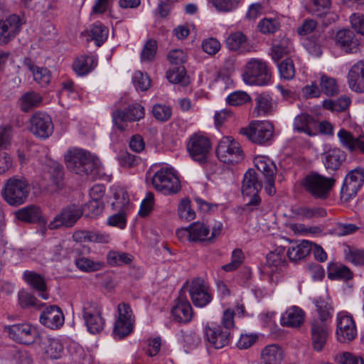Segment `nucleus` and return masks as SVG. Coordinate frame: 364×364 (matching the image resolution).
<instances>
[{"instance_id": "obj_14", "label": "nucleus", "mask_w": 364, "mask_h": 364, "mask_svg": "<svg viewBox=\"0 0 364 364\" xmlns=\"http://www.w3.org/2000/svg\"><path fill=\"white\" fill-rule=\"evenodd\" d=\"M9 337L24 345H30L38 341L37 331L28 323H18L6 328Z\"/></svg>"}, {"instance_id": "obj_37", "label": "nucleus", "mask_w": 364, "mask_h": 364, "mask_svg": "<svg viewBox=\"0 0 364 364\" xmlns=\"http://www.w3.org/2000/svg\"><path fill=\"white\" fill-rule=\"evenodd\" d=\"M346 159V154L340 149H331L325 152L323 163L327 169L337 170Z\"/></svg>"}, {"instance_id": "obj_17", "label": "nucleus", "mask_w": 364, "mask_h": 364, "mask_svg": "<svg viewBox=\"0 0 364 364\" xmlns=\"http://www.w3.org/2000/svg\"><path fill=\"white\" fill-rule=\"evenodd\" d=\"M31 132L43 139L48 138L53 132L50 117L45 112H36L31 118Z\"/></svg>"}, {"instance_id": "obj_28", "label": "nucleus", "mask_w": 364, "mask_h": 364, "mask_svg": "<svg viewBox=\"0 0 364 364\" xmlns=\"http://www.w3.org/2000/svg\"><path fill=\"white\" fill-rule=\"evenodd\" d=\"M37 342L48 358L58 359L61 356L63 348L58 339L47 336H39Z\"/></svg>"}, {"instance_id": "obj_61", "label": "nucleus", "mask_w": 364, "mask_h": 364, "mask_svg": "<svg viewBox=\"0 0 364 364\" xmlns=\"http://www.w3.org/2000/svg\"><path fill=\"white\" fill-rule=\"evenodd\" d=\"M133 83L136 90L146 91L151 86V80L146 74L136 71L133 76Z\"/></svg>"}, {"instance_id": "obj_4", "label": "nucleus", "mask_w": 364, "mask_h": 364, "mask_svg": "<svg viewBox=\"0 0 364 364\" xmlns=\"http://www.w3.org/2000/svg\"><path fill=\"white\" fill-rule=\"evenodd\" d=\"M335 179L325 177L317 173H311L304 177L302 186L305 191L316 199L325 200L335 185Z\"/></svg>"}, {"instance_id": "obj_53", "label": "nucleus", "mask_w": 364, "mask_h": 364, "mask_svg": "<svg viewBox=\"0 0 364 364\" xmlns=\"http://www.w3.org/2000/svg\"><path fill=\"white\" fill-rule=\"evenodd\" d=\"M134 323L126 320L117 318L114 323L113 333L119 338H122L130 334L133 331Z\"/></svg>"}, {"instance_id": "obj_26", "label": "nucleus", "mask_w": 364, "mask_h": 364, "mask_svg": "<svg viewBox=\"0 0 364 364\" xmlns=\"http://www.w3.org/2000/svg\"><path fill=\"white\" fill-rule=\"evenodd\" d=\"M349 87L356 92H364V59L355 63L348 73Z\"/></svg>"}, {"instance_id": "obj_48", "label": "nucleus", "mask_w": 364, "mask_h": 364, "mask_svg": "<svg viewBox=\"0 0 364 364\" xmlns=\"http://www.w3.org/2000/svg\"><path fill=\"white\" fill-rule=\"evenodd\" d=\"M107 259L111 266H121L131 263L133 257L127 252L109 251L107 255Z\"/></svg>"}, {"instance_id": "obj_30", "label": "nucleus", "mask_w": 364, "mask_h": 364, "mask_svg": "<svg viewBox=\"0 0 364 364\" xmlns=\"http://www.w3.org/2000/svg\"><path fill=\"white\" fill-rule=\"evenodd\" d=\"M283 360L284 353L282 348L276 344H272L262 349L259 364H282Z\"/></svg>"}, {"instance_id": "obj_58", "label": "nucleus", "mask_w": 364, "mask_h": 364, "mask_svg": "<svg viewBox=\"0 0 364 364\" xmlns=\"http://www.w3.org/2000/svg\"><path fill=\"white\" fill-rule=\"evenodd\" d=\"M191 201L188 198L182 199L178 205V213L180 218L190 221L196 218V213L191 208Z\"/></svg>"}, {"instance_id": "obj_47", "label": "nucleus", "mask_w": 364, "mask_h": 364, "mask_svg": "<svg viewBox=\"0 0 364 364\" xmlns=\"http://www.w3.org/2000/svg\"><path fill=\"white\" fill-rule=\"evenodd\" d=\"M255 102L258 114H269L274 110V104L269 95H258L255 98Z\"/></svg>"}, {"instance_id": "obj_13", "label": "nucleus", "mask_w": 364, "mask_h": 364, "mask_svg": "<svg viewBox=\"0 0 364 364\" xmlns=\"http://www.w3.org/2000/svg\"><path fill=\"white\" fill-rule=\"evenodd\" d=\"M191 240L195 242H213L221 234L223 224L217 222L212 227V231L210 234L209 228L203 223L196 222L190 225Z\"/></svg>"}, {"instance_id": "obj_36", "label": "nucleus", "mask_w": 364, "mask_h": 364, "mask_svg": "<svg viewBox=\"0 0 364 364\" xmlns=\"http://www.w3.org/2000/svg\"><path fill=\"white\" fill-rule=\"evenodd\" d=\"M97 64V59L93 55H82L73 63V68L78 75H84L94 69Z\"/></svg>"}, {"instance_id": "obj_39", "label": "nucleus", "mask_w": 364, "mask_h": 364, "mask_svg": "<svg viewBox=\"0 0 364 364\" xmlns=\"http://www.w3.org/2000/svg\"><path fill=\"white\" fill-rule=\"evenodd\" d=\"M254 163L257 168L262 173L265 178L269 177H276V165L269 158L263 156H258L255 158Z\"/></svg>"}, {"instance_id": "obj_44", "label": "nucleus", "mask_w": 364, "mask_h": 364, "mask_svg": "<svg viewBox=\"0 0 364 364\" xmlns=\"http://www.w3.org/2000/svg\"><path fill=\"white\" fill-rule=\"evenodd\" d=\"M315 305L318 316H315L314 320H321L329 323L331 320L333 308L331 304L324 299H318L315 301Z\"/></svg>"}, {"instance_id": "obj_6", "label": "nucleus", "mask_w": 364, "mask_h": 364, "mask_svg": "<svg viewBox=\"0 0 364 364\" xmlns=\"http://www.w3.org/2000/svg\"><path fill=\"white\" fill-rule=\"evenodd\" d=\"M155 189L163 194L176 193L181 189L178 178L171 168H162L157 171L152 178Z\"/></svg>"}, {"instance_id": "obj_63", "label": "nucleus", "mask_w": 364, "mask_h": 364, "mask_svg": "<svg viewBox=\"0 0 364 364\" xmlns=\"http://www.w3.org/2000/svg\"><path fill=\"white\" fill-rule=\"evenodd\" d=\"M11 361L13 364H32L33 358L28 351L23 350H15L11 353Z\"/></svg>"}, {"instance_id": "obj_32", "label": "nucleus", "mask_w": 364, "mask_h": 364, "mask_svg": "<svg viewBox=\"0 0 364 364\" xmlns=\"http://www.w3.org/2000/svg\"><path fill=\"white\" fill-rule=\"evenodd\" d=\"M285 264L284 249L278 248L267 255L265 271L267 273H274L282 270Z\"/></svg>"}, {"instance_id": "obj_64", "label": "nucleus", "mask_w": 364, "mask_h": 364, "mask_svg": "<svg viewBox=\"0 0 364 364\" xmlns=\"http://www.w3.org/2000/svg\"><path fill=\"white\" fill-rule=\"evenodd\" d=\"M336 360L340 364H364L362 357L349 352H343L338 355Z\"/></svg>"}, {"instance_id": "obj_16", "label": "nucleus", "mask_w": 364, "mask_h": 364, "mask_svg": "<svg viewBox=\"0 0 364 364\" xmlns=\"http://www.w3.org/2000/svg\"><path fill=\"white\" fill-rule=\"evenodd\" d=\"M191 300L196 306L203 307L213 299L209 286L202 278L193 279L189 289Z\"/></svg>"}, {"instance_id": "obj_52", "label": "nucleus", "mask_w": 364, "mask_h": 364, "mask_svg": "<svg viewBox=\"0 0 364 364\" xmlns=\"http://www.w3.org/2000/svg\"><path fill=\"white\" fill-rule=\"evenodd\" d=\"M247 42V37L240 32L237 31L231 33L226 39V46L231 50H238L245 48V44Z\"/></svg>"}, {"instance_id": "obj_19", "label": "nucleus", "mask_w": 364, "mask_h": 364, "mask_svg": "<svg viewBox=\"0 0 364 364\" xmlns=\"http://www.w3.org/2000/svg\"><path fill=\"white\" fill-rule=\"evenodd\" d=\"M23 24V20L16 14L0 20V41L3 44L11 41L18 34Z\"/></svg>"}, {"instance_id": "obj_55", "label": "nucleus", "mask_w": 364, "mask_h": 364, "mask_svg": "<svg viewBox=\"0 0 364 364\" xmlns=\"http://www.w3.org/2000/svg\"><path fill=\"white\" fill-rule=\"evenodd\" d=\"M322 92L328 96H333L338 93V87L334 78L327 75H322L320 80Z\"/></svg>"}, {"instance_id": "obj_59", "label": "nucleus", "mask_w": 364, "mask_h": 364, "mask_svg": "<svg viewBox=\"0 0 364 364\" xmlns=\"http://www.w3.org/2000/svg\"><path fill=\"white\" fill-rule=\"evenodd\" d=\"M278 69L281 77L284 80H291L294 77V65L291 58H286L284 60L278 65Z\"/></svg>"}, {"instance_id": "obj_5", "label": "nucleus", "mask_w": 364, "mask_h": 364, "mask_svg": "<svg viewBox=\"0 0 364 364\" xmlns=\"http://www.w3.org/2000/svg\"><path fill=\"white\" fill-rule=\"evenodd\" d=\"M67 250H70V255L74 258L75 267L83 272H92L100 270L105 266L103 262L93 260L87 257L91 252L89 246L80 243H73V245H68Z\"/></svg>"}, {"instance_id": "obj_2", "label": "nucleus", "mask_w": 364, "mask_h": 364, "mask_svg": "<svg viewBox=\"0 0 364 364\" xmlns=\"http://www.w3.org/2000/svg\"><path fill=\"white\" fill-rule=\"evenodd\" d=\"M30 193L28 181L21 176H14L7 179L1 189V196L11 206H19L27 200Z\"/></svg>"}, {"instance_id": "obj_21", "label": "nucleus", "mask_w": 364, "mask_h": 364, "mask_svg": "<svg viewBox=\"0 0 364 364\" xmlns=\"http://www.w3.org/2000/svg\"><path fill=\"white\" fill-rule=\"evenodd\" d=\"M335 42L346 53H356L359 50L360 39L353 31L342 29L337 31Z\"/></svg>"}, {"instance_id": "obj_3", "label": "nucleus", "mask_w": 364, "mask_h": 364, "mask_svg": "<svg viewBox=\"0 0 364 364\" xmlns=\"http://www.w3.org/2000/svg\"><path fill=\"white\" fill-rule=\"evenodd\" d=\"M242 77L247 85L265 86L271 81L272 73L264 60L251 58L244 65Z\"/></svg>"}, {"instance_id": "obj_31", "label": "nucleus", "mask_w": 364, "mask_h": 364, "mask_svg": "<svg viewBox=\"0 0 364 364\" xmlns=\"http://www.w3.org/2000/svg\"><path fill=\"white\" fill-rule=\"evenodd\" d=\"M292 44L289 39L284 36H278L272 42V58L277 62L283 56L292 50Z\"/></svg>"}, {"instance_id": "obj_8", "label": "nucleus", "mask_w": 364, "mask_h": 364, "mask_svg": "<svg viewBox=\"0 0 364 364\" xmlns=\"http://www.w3.org/2000/svg\"><path fill=\"white\" fill-rule=\"evenodd\" d=\"M144 108L139 103L128 106L124 109H117L112 112V121L114 126L120 131L128 129V122L139 121L144 117Z\"/></svg>"}, {"instance_id": "obj_62", "label": "nucleus", "mask_w": 364, "mask_h": 364, "mask_svg": "<svg viewBox=\"0 0 364 364\" xmlns=\"http://www.w3.org/2000/svg\"><path fill=\"white\" fill-rule=\"evenodd\" d=\"M152 113L156 119L166 122L171 116V109L168 106L156 104L152 108Z\"/></svg>"}, {"instance_id": "obj_20", "label": "nucleus", "mask_w": 364, "mask_h": 364, "mask_svg": "<svg viewBox=\"0 0 364 364\" xmlns=\"http://www.w3.org/2000/svg\"><path fill=\"white\" fill-rule=\"evenodd\" d=\"M336 335L338 340L341 343H346L353 340L357 331L355 322L350 316L338 314L337 316Z\"/></svg>"}, {"instance_id": "obj_25", "label": "nucleus", "mask_w": 364, "mask_h": 364, "mask_svg": "<svg viewBox=\"0 0 364 364\" xmlns=\"http://www.w3.org/2000/svg\"><path fill=\"white\" fill-rule=\"evenodd\" d=\"M318 122L309 114L302 113L297 115L294 120V129L298 132L304 133L309 136L318 134Z\"/></svg>"}, {"instance_id": "obj_60", "label": "nucleus", "mask_w": 364, "mask_h": 364, "mask_svg": "<svg viewBox=\"0 0 364 364\" xmlns=\"http://www.w3.org/2000/svg\"><path fill=\"white\" fill-rule=\"evenodd\" d=\"M250 95L246 92L235 91L228 96L226 101L230 105L240 106L250 102Z\"/></svg>"}, {"instance_id": "obj_29", "label": "nucleus", "mask_w": 364, "mask_h": 364, "mask_svg": "<svg viewBox=\"0 0 364 364\" xmlns=\"http://www.w3.org/2000/svg\"><path fill=\"white\" fill-rule=\"evenodd\" d=\"M262 186V182L259 181L255 171L248 169L244 174L242 183L241 190L243 196H250L253 193H259Z\"/></svg>"}, {"instance_id": "obj_56", "label": "nucleus", "mask_w": 364, "mask_h": 364, "mask_svg": "<svg viewBox=\"0 0 364 364\" xmlns=\"http://www.w3.org/2000/svg\"><path fill=\"white\" fill-rule=\"evenodd\" d=\"M311 12L320 18L324 17L329 14V9L331 6L330 0H311Z\"/></svg>"}, {"instance_id": "obj_45", "label": "nucleus", "mask_w": 364, "mask_h": 364, "mask_svg": "<svg viewBox=\"0 0 364 364\" xmlns=\"http://www.w3.org/2000/svg\"><path fill=\"white\" fill-rule=\"evenodd\" d=\"M166 78L171 83L181 84L183 86L187 85L189 82L186 69L183 66L171 68L166 73Z\"/></svg>"}, {"instance_id": "obj_41", "label": "nucleus", "mask_w": 364, "mask_h": 364, "mask_svg": "<svg viewBox=\"0 0 364 364\" xmlns=\"http://www.w3.org/2000/svg\"><path fill=\"white\" fill-rule=\"evenodd\" d=\"M42 102L41 96L33 91L26 92L20 99V107L24 112H30L40 105Z\"/></svg>"}, {"instance_id": "obj_15", "label": "nucleus", "mask_w": 364, "mask_h": 364, "mask_svg": "<svg viewBox=\"0 0 364 364\" xmlns=\"http://www.w3.org/2000/svg\"><path fill=\"white\" fill-rule=\"evenodd\" d=\"M273 132V125L267 121L257 122L242 132L250 140L259 144L268 141L272 137Z\"/></svg>"}, {"instance_id": "obj_11", "label": "nucleus", "mask_w": 364, "mask_h": 364, "mask_svg": "<svg viewBox=\"0 0 364 364\" xmlns=\"http://www.w3.org/2000/svg\"><path fill=\"white\" fill-rule=\"evenodd\" d=\"M210 148L209 139L199 134L191 135L187 143V151L190 156L200 164L207 161Z\"/></svg>"}, {"instance_id": "obj_22", "label": "nucleus", "mask_w": 364, "mask_h": 364, "mask_svg": "<svg viewBox=\"0 0 364 364\" xmlns=\"http://www.w3.org/2000/svg\"><path fill=\"white\" fill-rule=\"evenodd\" d=\"M39 321L42 325L50 329H59L64 323V314L58 306H50L42 311L39 317Z\"/></svg>"}, {"instance_id": "obj_9", "label": "nucleus", "mask_w": 364, "mask_h": 364, "mask_svg": "<svg viewBox=\"0 0 364 364\" xmlns=\"http://www.w3.org/2000/svg\"><path fill=\"white\" fill-rule=\"evenodd\" d=\"M82 317L87 331L92 334L103 331L105 320L102 316V309L94 301H86L82 306Z\"/></svg>"}, {"instance_id": "obj_57", "label": "nucleus", "mask_w": 364, "mask_h": 364, "mask_svg": "<svg viewBox=\"0 0 364 364\" xmlns=\"http://www.w3.org/2000/svg\"><path fill=\"white\" fill-rule=\"evenodd\" d=\"M157 50V43L155 40L149 39L146 41L141 53V60L142 62L152 61Z\"/></svg>"}, {"instance_id": "obj_23", "label": "nucleus", "mask_w": 364, "mask_h": 364, "mask_svg": "<svg viewBox=\"0 0 364 364\" xmlns=\"http://www.w3.org/2000/svg\"><path fill=\"white\" fill-rule=\"evenodd\" d=\"M204 333L207 341L216 349H220L228 345L230 339V331L223 330L221 326L204 328Z\"/></svg>"}, {"instance_id": "obj_24", "label": "nucleus", "mask_w": 364, "mask_h": 364, "mask_svg": "<svg viewBox=\"0 0 364 364\" xmlns=\"http://www.w3.org/2000/svg\"><path fill=\"white\" fill-rule=\"evenodd\" d=\"M171 314L178 322L188 323L191 321L193 317V309L184 291H180L179 296L176 300V304L172 308Z\"/></svg>"}, {"instance_id": "obj_50", "label": "nucleus", "mask_w": 364, "mask_h": 364, "mask_svg": "<svg viewBox=\"0 0 364 364\" xmlns=\"http://www.w3.org/2000/svg\"><path fill=\"white\" fill-rule=\"evenodd\" d=\"M280 28V22L277 18L265 17L259 21L257 28L263 34H271Z\"/></svg>"}, {"instance_id": "obj_46", "label": "nucleus", "mask_w": 364, "mask_h": 364, "mask_svg": "<svg viewBox=\"0 0 364 364\" xmlns=\"http://www.w3.org/2000/svg\"><path fill=\"white\" fill-rule=\"evenodd\" d=\"M91 39L95 41L97 46H100L107 40L108 36V29L106 26L100 23H96L92 26L87 31Z\"/></svg>"}, {"instance_id": "obj_34", "label": "nucleus", "mask_w": 364, "mask_h": 364, "mask_svg": "<svg viewBox=\"0 0 364 364\" xmlns=\"http://www.w3.org/2000/svg\"><path fill=\"white\" fill-rule=\"evenodd\" d=\"M312 250V243L307 240H303L300 243L289 247L287 255L291 261L296 262L305 258Z\"/></svg>"}, {"instance_id": "obj_42", "label": "nucleus", "mask_w": 364, "mask_h": 364, "mask_svg": "<svg viewBox=\"0 0 364 364\" xmlns=\"http://www.w3.org/2000/svg\"><path fill=\"white\" fill-rule=\"evenodd\" d=\"M328 277L332 280H349L353 277L350 269L343 264H331L328 267Z\"/></svg>"}, {"instance_id": "obj_54", "label": "nucleus", "mask_w": 364, "mask_h": 364, "mask_svg": "<svg viewBox=\"0 0 364 364\" xmlns=\"http://www.w3.org/2000/svg\"><path fill=\"white\" fill-rule=\"evenodd\" d=\"M48 170L50 178L56 187L60 188L63 185V166L56 161H52L48 165Z\"/></svg>"}, {"instance_id": "obj_12", "label": "nucleus", "mask_w": 364, "mask_h": 364, "mask_svg": "<svg viewBox=\"0 0 364 364\" xmlns=\"http://www.w3.org/2000/svg\"><path fill=\"white\" fill-rule=\"evenodd\" d=\"M83 213L80 205L70 204L62 209L60 213L55 215L54 219L48 224L50 230L57 229L61 226L73 227Z\"/></svg>"}, {"instance_id": "obj_35", "label": "nucleus", "mask_w": 364, "mask_h": 364, "mask_svg": "<svg viewBox=\"0 0 364 364\" xmlns=\"http://www.w3.org/2000/svg\"><path fill=\"white\" fill-rule=\"evenodd\" d=\"M23 278L30 286L39 291V296L42 299H47L48 298V294L46 292V282L40 274L34 272L26 271L23 273Z\"/></svg>"}, {"instance_id": "obj_27", "label": "nucleus", "mask_w": 364, "mask_h": 364, "mask_svg": "<svg viewBox=\"0 0 364 364\" xmlns=\"http://www.w3.org/2000/svg\"><path fill=\"white\" fill-rule=\"evenodd\" d=\"M338 137L343 147L350 152L359 150L364 154V136L355 137L351 132L341 129L338 133Z\"/></svg>"}, {"instance_id": "obj_33", "label": "nucleus", "mask_w": 364, "mask_h": 364, "mask_svg": "<svg viewBox=\"0 0 364 364\" xmlns=\"http://www.w3.org/2000/svg\"><path fill=\"white\" fill-rule=\"evenodd\" d=\"M304 312L298 306H292L283 314L281 324L287 327H298L303 323Z\"/></svg>"}, {"instance_id": "obj_18", "label": "nucleus", "mask_w": 364, "mask_h": 364, "mask_svg": "<svg viewBox=\"0 0 364 364\" xmlns=\"http://www.w3.org/2000/svg\"><path fill=\"white\" fill-rule=\"evenodd\" d=\"M311 339L314 349L321 351L326 346L330 335L329 323L321 320L311 321Z\"/></svg>"}, {"instance_id": "obj_38", "label": "nucleus", "mask_w": 364, "mask_h": 364, "mask_svg": "<svg viewBox=\"0 0 364 364\" xmlns=\"http://www.w3.org/2000/svg\"><path fill=\"white\" fill-rule=\"evenodd\" d=\"M16 216L19 220L33 223L40 220L41 211L38 206L30 205L18 210Z\"/></svg>"}, {"instance_id": "obj_1", "label": "nucleus", "mask_w": 364, "mask_h": 364, "mask_svg": "<svg viewBox=\"0 0 364 364\" xmlns=\"http://www.w3.org/2000/svg\"><path fill=\"white\" fill-rule=\"evenodd\" d=\"M65 161L68 168L76 174L87 176L94 180L103 174L100 159L84 149H69L65 155Z\"/></svg>"}, {"instance_id": "obj_7", "label": "nucleus", "mask_w": 364, "mask_h": 364, "mask_svg": "<svg viewBox=\"0 0 364 364\" xmlns=\"http://www.w3.org/2000/svg\"><path fill=\"white\" fill-rule=\"evenodd\" d=\"M218 159L225 164H237L244 155L240 144L231 136H224L216 148Z\"/></svg>"}, {"instance_id": "obj_43", "label": "nucleus", "mask_w": 364, "mask_h": 364, "mask_svg": "<svg viewBox=\"0 0 364 364\" xmlns=\"http://www.w3.org/2000/svg\"><path fill=\"white\" fill-rule=\"evenodd\" d=\"M26 63L32 72L33 79L41 86L47 85L50 81V71L46 68H40L33 65L30 60L26 59Z\"/></svg>"}, {"instance_id": "obj_10", "label": "nucleus", "mask_w": 364, "mask_h": 364, "mask_svg": "<svg viewBox=\"0 0 364 364\" xmlns=\"http://www.w3.org/2000/svg\"><path fill=\"white\" fill-rule=\"evenodd\" d=\"M363 183L364 169L358 168L350 171L344 178L341 189V198L347 202L355 198Z\"/></svg>"}, {"instance_id": "obj_40", "label": "nucleus", "mask_w": 364, "mask_h": 364, "mask_svg": "<svg viewBox=\"0 0 364 364\" xmlns=\"http://www.w3.org/2000/svg\"><path fill=\"white\" fill-rule=\"evenodd\" d=\"M292 213L300 219H311L314 218H324L327 213L323 208H309L299 206L292 209Z\"/></svg>"}, {"instance_id": "obj_49", "label": "nucleus", "mask_w": 364, "mask_h": 364, "mask_svg": "<svg viewBox=\"0 0 364 364\" xmlns=\"http://www.w3.org/2000/svg\"><path fill=\"white\" fill-rule=\"evenodd\" d=\"M345 258L355 266H364V250L346 246L344 250Z\"/></svg>"}, {"instance_id": "obj_51", "label": "nucleus", "mask_w": 364, "mask_h": 364, "mask_svg": "<svg viewBox=\"0 0 364 364\" xmlns=\"http://www.w3.org/2000/svg\"><path fill=\"white\" fill-rule=\"evenodd\" d=\"M350 103L348 97L342 96L337 100H326L323 102V106L326 109L336 112H342L347 109Z\"/></svg>"}]
</instances>
